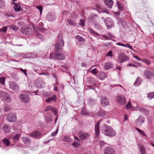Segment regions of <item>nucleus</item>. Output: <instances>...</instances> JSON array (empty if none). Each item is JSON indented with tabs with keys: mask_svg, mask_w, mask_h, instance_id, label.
Instances as JSON below:
<instances>
[{
	"mask_svg": "<svg viewBox=\"0 0 154 154\" xmlns=\"http://www.w3.org/2000/svg\"><path fill=\"white\" fill-rule=\"evenodd\" d=\"M112 65L110 62H107L106 63L104 66V68L106 70L112 68Z\"/></svg>",
	"mask_w": 154,
	"mask_h": 154,
	"instance_id": "obj_24",
	"label": "nucleus"
},
{
	"mask_svg": "<svg viewBox=\"0 0 154 154\" xmlns=\"http://www.w3.org/2000/svg\"><path fill=\"white\" fill-rule=\"evenodd\" d=\"M104 2L109 8H112L113 3L112 0H105Z\"/></svg>",
	"mask_w": 154,
	"mask_h": 154,
	"instance_id": "obj_22",
	"label": "nucleus"
},
{
	"mask_svg": "<svg viewBox=\"0 0 154 154\" xmlns=\"http://www.w3.org/2000/svg\"><path fill=\"white\" fill-rule=\"evenodd\" d=\"M144 120L145 119L144 117L140 116L139 118L135 122L136 125L137 126L141 125L144 122Z\"/></svg>",
	"mask_w": 154,
	"mask_h": 154,
	"instance_id": "obj_20",
	"label": "nucleus"
},
{
	"mask_svg": "<svg viewBox=\"0 0 154 154\" xmlns=\"http://www.w3.org/2000/svg\"><path fill=\"white\" fill-rule=\"evenodd\" d=\"M79 24H80L81 26H84L85 25V23L84 21V20L80 19V22Z\"/></svg>",
	"mask_w": 154,
	"mask_h": 154,
	"instance_id": "obj_59",
	"label": "nucleus"
},
{
	"mask_svg": "<svg viewBox=\"0 0 154 154\" xmlns=\"http://www.w3.org/2000/svg\"><path fill=\"white\" fill-rule=\"evenodd\" d=\"M64 45V41L63 39V35L60 34L58 36V39L55 45L54 51L56 53L59 52L62 49Z\"/></svg>",
	"mask_w": 154,
	"mask_h": 154,
	"instance_id": "obj_2",
	"label": "nucleus"
},
{
	"mask_svg": "<svg viewBox=\"0 0 154 154\" xmlns=\"http://www.w3.org/2000/svg\"><path fill=\"white\" fill-rule=\"evenodd\" d=\"M37 8L38 9L39 11L40 14H41L42 13V12L43 9L42 6L41 5H39L37 6Z\"/></svg>",
	"mask_w": 154,
	"mask_h": 154,
	"instance_id": "obj_54",
	"label": "nucleus"
},
{
	"mask_svg": "<svg viewBox=\"0 0 154 154\" xmlns=\"http://www.w3.org/2000/svg\"><path fill=\"white\" fill-rule=\"evenodd\" d=\"M14 10L16 11H20L21 8L20 6L18 4H16L15 2H14Z\"/></svg>",
	"mask_w": 154,
	"mask_h": 154,
	"instance_id": "obj_26",
	"label": "nucleus"
},
{
	"mask_svg": "<svg viewBox=\"0 0 154 154\" xmlns=\"http://www.w3.org/2000/svg\"><path fill=\"white\" fill-rule=\"evenodd\" d=\"M46 17L49 21H53L56 19L55 15L53 13H48L46 15Z\"/></svg>",
	"mask_w": 154,
	"mask_h": 154,
	"instance_id": "obj_15",
	"label": "nucleus"
},
{
	"mask_svg": "<svg viewBox=\"0 0 154 154\" xmlns=\"http://www.w3.org/2000/svg\"><path fill=\"white\" fill-rule=\"evenodd\" d=\"M1 99L4 101L8 102H10L11 100V98L9 94L4 91H2L0 93Z\"/></svg>",
	"mask_w": 154,
	"mask_h": 154,
	"instance_id": "obj_3",
	"label": "nucleus"
},
{
	"mask_svg": "<svg viewBox=\"0 0 154 154\" xmlns=\"http://www.w3.org/2000/svg\"><path fill=\"white\" fill-rule=\"evenodd\" d=\"M141 61L145 63L148 65H149L151 63L150 61L149 60L147 59H142L141 60Z\"/></svg>",
	"mask_w": 154,
	"mask_h": 154,
	"instance_id": "obj_38",
	"label": "nucleus"
},
{
	"mask_svg": "<svg viewBox=\"0 0 154 154\" xmlns=\"http://www.w3.org/2000/svg\"><path fill=\"white\" fill-rule=\"evenodd\" d=\"M101 131L106 136L110 137L115 136L116 134V131L110 126L108 125L104 126Z\"/></svg>",
	"mask_w": 154,
	"mask_h": 154,
	"instance_id": "obj_1",
	"label": "nucleus"
},
{
	"mask_svg": "<svg viewBox=\"0 0 154 154\" xmlns=\"http://www.w3.org/2000/svg\"><path fill=\"white\" fill-rule=\"evenodd\" d=\"M21 139L25 144L29 145L31 144V140L29 137H23Z\"/></svg>",
	"mask_w": 154,
	"mask_h": 154,
	"instance_id": "obj_21",
	"label": "nucleus"
},
{
	"mask_svg": "<svg viewBox=\"0 0 154 154\" xmlns=\"http://www.w3.org/2000/svg\"><path fill=\"white\" fill-rule=\"evenodd\" d=\"M101 121L100 120L98 121L96 124L95 127V134L96 136L98 137L100 132V122Z\"/></svg>",
	"mask_w": 154,
	"mask_h": 154,
	"instance_id": "obj_14",
	"label": "nucleus"
},
{
	"mask_svg": "<svg viewBox=\"0 0 154 154\" xmlns=\"http://www.w3.org/2000/svg\"><path fill=\"white\" fill-rule=\"evenodd\" d=\"M90 72L92 73V74L96 75L98 73V71L96 68H95L93 69H92L91 71Z\"/></svg>",
	"mask_w": 154,
	"mask_h": 154,
	"instance_id": "obj_43",
	"label": "nucleus"
},
{
	"mask_svg": "<svg viewBox=\"0 0 154 154\" xmlns=\"http://www.w3.org/2000/svg\"><path fill=\"white\" fill-rule=\"evenodd\" d=\"M148 99L151 100L154 98V92H152L148 93L147 96Z\"/></svg>",
	"mask_w": 154,
	"mask_h": 154,
	"instance_id": "obj_30",
	"label": "nucleus"
},
{
	"mask_svg": "<svg viewBox=\"0 0 154 154\" xmlns=\"http://www.w3.org/2000/svg\"><path fill=\"white\" fill-rule=\"evenodd\" d=\"M30 26H28L26 27H22L21 29V32L25 35L29 34L31 31V29L30 28Z\"/></svg>",
	"mask_w": 154,
	"mask_h": 154,
	"instance_id": "obj_12",
	"label": "nucleus"
},
{
	"mask_svg": "<svg viewBox=\"0 0 154 154\" xmlns=\"http://www.w3.org/2000/svg\"><path fill=\"white\" fill-rule=\"evenodd\" d=\"M143 75L148 79H153L154 78V73L148 69L145 70L143 72Z\"/></svg>",
	"mask_w": 154,
	"mask_h": 154,
	"instance_id": "obj_5",
	"label": "nucleus"
},
{
	"mask_svg": "<svg viewBox=\"0 0 154 154\" xmlns=\"http://www.w3.org/2000/svg\"><path fill=\"white\" fill-rule=\"evenodd\" d=\"M10 109V107L7 105H5L4 107V110L6 112L9 111Z\"/></svg>",
	"mask_w": 154,
	"mask_h": 154,
	"instance_id": "obj_49",
	"label": "nucleus"
},
{
	"mask_svg": "<svg viewBox=\"0 0 154 154\" xmlns=\"http://www.w3.org/2000/svg\"><path fill=\"white\" fill-rule=\"evenodd\" d=\"M98 115L101 117H104L106 114L105 111L102 109L100 110L98 112Z\"/></svg>",
	"mask_w": 154,
	"mask_h": 154,
	"instance_id": "obj_28",
	"label": "nucleus"
},
{
	"mask_svg": "<svg viewBox=\"0 0 154 154\" xmlns=\"http://www.w3.org/2000/svg\"><path fill=\"white\" fill-rule=\"evenodd\" d=\"M136 129L137 130V131L139 133H140L143 136H146V135L145 133L143 131L140 129L138 128H136Z\"/></svg>",
	"mask_w": 154,
	"mask_h": 154,
	"instance_id": "obj_37",
	"label": "nucleus"
},
{
	"mask_svg": "<svg viewBox=\"0 0 154 154\" xmlns=\"http://www.w3.org/2000/svg\"><path fill=\"white\" fill-rule=\"evenodd\" d=\"M5 15L7 17H10L12 16V14L10 13L9 12L5 13Z\"/></svg>",
	"mask_w": 154,
	"mask_h": 154,
	"instance_id": "obj_61",
	"label": "nucleus"
},
{
	"mask_svg": "<svg viewBox=\"0 0 154 154\" xmlns=\"http://www.w3.org/2000/svg\"><path fill=\"white\" fill-rule=\"evenodd\" d=\"M105 144L106 143L102 140H100V144L101 147L104 146Z\"/></svg>",
	"mask_w": 154,
	"mask_h": 154,
	"instance_id": "obj_63",
	"label": "nucleus"
},
{
	"mask_svg": "<svg viewBox=\"0 0 154 154\" xmlns=\"http://www.w3.org/2000/svg\"><path fill=\"white\" fill-rule=\"evenodd\" d=\"M10 29H12L13 30L16 31L19 29V28L15 26H9Z\"/></svg>",
	"mask_w": 154,
	"mask_h": 154,
	"instance_id": "obj_34",
	"label": "nucleus"
},
{
	"mask_svg": "<svg viewBox=\"0 0 154 154\" xmlns=\"http://www.w3.org/2000/svg\"><path fill=\"white\" fill-rule=\"evenodd\" d=\"M6 78L4 77H0V83L3 85H4Z\"/></svg>",
	"mask_w": 154,
	"mask_h": 154,
	"instance_id": "obj_36",
	"label": "nucleus"
},
{
	"mask_svg": "<svg viewBox=\"0 0 154 154\" xmlns=\"http://www.w3.org/2000/svg\"><path fill=\"white\" fill-rule=\"evenodd\" d=\"M97 15L92 14L90 16V19L92 21L96 19L95 17H97Z\"/></svg>",
	"mask_w": 154,
	"mask_h": 154,
	"instance_id": "obj_40",
	"label": "nucleus"
},
{
	"mask_svg": "<svg viewBox=\"0 0 154 154\" xmlns=\"http://www.w3.org/2000/svg\"><path fill=\"white\" fill-rule=\"evenodd\" d=\"M5 5L4 2L0 0V7L2 8Z\"/></svg>",
	"mask_w": 154,
	"mask_h": 154,
	"instance_id": "obj_60",
	"label": "nucleus"
},
{
	"mask_svg": "<svg viewBox=\"0 0 154 154\" xmlns=\"http://www.w3.org/2000/svg\"><path fill=\"white\" fill-rule=\"evenodd\" d=\"M105 77V74L104 73L101 72L98 75V78L101 80H103L104 79Z\"/></svg>",
	"mask_w": 154,
	"mask_h": 154,
	"instance_id": "obj_32",
	"label": "nucleus"
},
{
	"mask_svg": "<svg viewBox=\"0 0 154 154\" xmlns=\"http://www.w3.org/2000/svg\"><path fill=\"white\" fill-rule=\"evenodd\" d=\"M3 130L6 133H8L10 131V127L7 125H5L3 127Z\"/></svg>",
	"mask_w": 154,
	"mask_h": 154,
	"instance_id": "obj_27",
	"label": "nucleus"
},
{
	"mask_svg": "<svg viewBox=\"0 0 154 154\" xmlns=\"http://www.w3.org/2000/svg\"><path fill=\"white\" fill-rule=\"evenodd\" d=\"M35 35L37 36V38H38L41 40H43V36L42 34L39 33H37Z\"/></svg>",
	"mask_w": 154,
	"mask_h": 154,
	"instance_id": "obj_42",
	"label": "nucleus"
},
{
	"mask_svg": "<svg viewBox=\"0 0 154 154\" xmlns=\"http://www.w3.org/2000/svg\"><path fill=\"white\" fill-rule=\"evenodd\" d=\"M142 82V80L141 78L137 77L135 82L134 83V85L135 86H137L140 85L141 83Z\"/></svg>",
	"mask_w": 154,
	"mask_h": 154,
	"instance_id": "obj_25",
	"label": "nucleus"
},
{
	"mask_svg": "<svg viewBox=\"0 0 154 154\" xmlns=\"http://www.w3.org/2000/svg\"><path fill=\"white\" fill-rule=\"evenodd\" d=\"M129 60V58L125 55L119 56V57L118 62L119 63H121Z\"/></svg>",
	"mask_w": 154,
	"mask_h": 154,
	"instance_id": "obj_19",
	"label": "nucleus"
},
{
	"mask_svg": "<svg viewBox=\"0 0 154 154\" xmlns=\"http://www.w3.org/2000/svg\"><path fill=\"white\" fill-rule=\"evenodd\" d=\"M7 119L10 122H14L17 120L16 116L13 113H10L7 116Z\"/></svg>",
	"mask_w": 154,
	"mask_h": 154,
	"instance_id": "obj_9",
	"label": "nucleus"
},
{
	"mask_svg": "<svg viewBox=\"0 0 154 154\" xmlns=\"http://www.w3.org/2000/svg\"><path fill=\"white\" fill-rule=\"evenodd\" d=\"M19 97L23 102L28 103L30 101L29 96L26 94H20Z\"/></svg>",
	"mask_w": 154,
	"mask_h": 154,
	"instance_id": "obj_8",
	"label": "nucleus"
},
{
	"mask_svg": "<svg viewBox=\"0 0 154 154\" xmlns=\"http://www.w3.org/2000/svg\"><path fill=\"white\" fill-rule=\"evenodd\" d=\"M88 102L89 103L91 104H93L96 103V100H95L92 98H89L88 99Z\"/></svg>",
	"mask_w": 154,
	"mask_h": 154,
	"instance_id": "obj_39",
	"label": "nucleus"
},
{
	"mask_svg": "<svg viewBox=\"0 0 154 154\" xmlns=\"http://www.w3.org/2000/svg\"><path fill=\"white\" fill-rule=\"evenodd\" d=\"M109 101L107 98L105 96H102L101 103L103 106H105L109 104Z\"/></svg>",
	"mask_w": 154,
	"mask_h": 154,
	"instance_id": "obj_18",
	"label": "nucleus"
},
{
	"mask_svg": "<svg viewBox=\"0 0 154 154\" xmlns=\"http://www.w3.org/2000/svg\"><path fill=\"white\" fill-rule=\"evenodd\" d=\"M9 84L10 88L13 90L15 91L19 90V86L17 83L13 82H10Z\"/></svg>",
	"mask_w": 154,
	"mask_h": 154,
	"instance_id": "obj_13",
	"label": "nucleus"
},
{
	"mask_svg": "<svg viewBox=\"0 0 154 154\" xmlns=\"http://www.w3.org/2000/svg\"><path fill=\"white\" fill-rule=\"evenodd\" d=\"M51 110L53 112H54L55 115H57L58 114V111L55 108L53 107L51 108Z\"/></svg>",
	"mask_w": 154,
	"mask_h": 154,
	"instance_id": "obj_45",
	"label": "nucleus"
},
{
	"mask_svg": "<svg viewBox=\"0 0 154 154\" xmlns=\"http://www.w3.org/2000/svg\"><path fill=\"white\" fill-rule=\"evenodd\" d=\"M95 27L97 29H100L101 28L102 26L100 23H96L94 25Z\"/></svg>",
	"mask_w": 154,
	"mask_h": 154,
	"instance_id": "obj_44",
	"label": "nucleus"
},
{
	"mask_svg": "<svg viewBox=\"0 0 154 154\" xmlns=\"http://www.w3.org/2000/svg\"><path fill=\"white\" fill-rule=\"evenodd\" d=\"M89 81L90 83L91 84H94L96 82L95 79L94 78L92 77H91L89 78Z\"/></svg>",
	"mask_w": 154,
	"mask_h": 154,
	"instance_id": "obj_35",
	"label": "nucleus"
},
{
	"mask_svg": "<svg viewBox=\"0 0 154 154\" xmlns=\"http://www.w3.org/2000/svg\"><path fill=\"white\" fill-rule=\"evenodd\" d=\"M59 130V127H57L56 130L51 134V136L54 137L55 136Z\"/></svg>",
	"mask_w": 154,
	"mask_h": 154,
	"instance_id": "obj_48",
	"label": "nucleus"
},
{
	"mask_svg": "<svg viewBox=\"0 0 154 154\" xmlns=\"http://www.w3.org/2000/svg\"><path fill=\"white\" fill-rule=\"evenodd\" d=\"M79 135L80 139L81 140H84L85 139L89 138L90 134H89L85 133L82 131H80L79 133Z\"/></svg>",
	"mask_w": 154,
	"mask_h": 154,
	"instance_id": "obj_10",
	"label": "nucleus"
},
{
	"mask_svg": "<svg viewBox=\"0 0 154 154\" xmlns=\"http://www.w3.org/2000/svg\"><path fill=\"white\" fill-rule=\"evenodd\" d=\"M95 8L96 9V10L97 11H99V10L101 9V8L100 6L98 5H96L95 6Z\"/></svg>",
	"mask_w": 154,
	"mask_h": 154,
	"instance_id": "obj_57",
	"label": "nucleus"
},
{
	"mask_svg": "<svg viewBox=\"0 0 154 154\" xmlns=\"http://www.w3.org/2000/svg\"><path fill=\"white\" fill-rule=\"evenodd\" d=\"M3 142L7 146L9 145L10 143L9 140L8 139L5 138L3 139Z\"/></svg>",
	"mask_w": 154,
	"mask_h": 154,
	"instance_id": "obj_41",
	"label": "nucleus"
},
{
	"mask_svg": "<svg viewBox=\"0 0 154 154\" xmlns=\"http://www.w3.org/2000/svg\"><path fill=\"white\" fill-rule=\"evenodd\" d=\"M7 27L6 26H4L2 29H0V31L6 32L7 31Z\"/></svg>",
	"mask_w": 154,
	"mask_h": 154,
	"instance_id": "obj_53",
	"label": "nucleus"
},
{
	"mask_svg": "<svg viewBox=\"0 0 154 154\" xmlns=\"http://www.w3.org/2000/svg\"><path fill=\"white\" fill-rule=\"evenodd\" d=\"M132 107L131 103L130 101H129L126 106V108L127 109H130Z\"/></svg>",
	"mask_w": 154,
	"mask_h": 154,
	"instance_id": "obj_50",
	"label": "nucleus"
},
{
	"mask_svg": "<svg viewBox=\"0 0 154 154\" xmlns=\"http://www.w3.org/2000/svg\"><path fill=\"white\" fill-rule=\"evenodd\" d=\"M81 113L82 115H87L88 114V112L85 110H82L81 111Z\"/></svg>",
	"mask_w": 154,
	"mask_h": 154,
	"instance_id": "obj_55",
	"label": "nucleus"
},
{
	"mask_svg": "<svg viewBox=\"0 0 154 154\" xmlns=\"http://www.w3.org/2000/svg\"><path fill=\"white\" fill-rule=\"evenodd\" d=\"M36 55H35L34 54L31 53L27 54L25 55L24 56L25 58H33L34 57H36Z\"/></svg>",
	"mask_w": 154,
	"mask_h": 154,
	"instance_id": "obj_29",
	"label": "nucleus"
},
{
	"mask_svg": "<svg viewBox=\"0 0 154 154\" xmlns=\"http://www.w3.org/2000/svg\"><path fill=\"white\" fill-rule=\"evenodd\" d=\"M118 6L119 9L121 11H122L123 10V8L121 4H118Z\"/></svg>",
	"mask_w": 154,
	"mask_h": 154,
	"instance_id": "obj_56",
	"label": "nucleus"
},
{
	"mask_svg": "<svg viewBox=\"0 0 154 154\" xmlns=\"http://www.w3.org/2000/svg\"><path fill=\"white\" fill-rule=\"evenodd\" d=\"M88 31L90 33H91L92 34L94 35H97L98 36L100 35L97 32L94 31L91 28H89Z\"/></svg>",
	"mask_w": 154,
	"mask_h": 154,
	"instance_id": "obj_31",
	"label": "nucleus"
},
{
	"mask_svg": "<svg viewBox=\"0 0 154 154\" xmlns=\"http://www.w3.org/2000/svg\"><path fill=\"white\" fill-rule=\"evenodd\" d=\"M57 99L56 96L55 95H53L51 97H49L47 98L46 100V102L47 103H50L51 101H55Z\"/></svg>",
	"mask_w": 154,
	"mask_h": 154,
	"instance_id": "obj_23",
	"label": "nucleus"
},
{
	"mask_svg": "<svg viewBox=\"0 0 154 154\" xmlns=\"http://www.w3.org/2000/svg\"><path fill=\"white\" fill-rule=\"evenodd\" d=\"M20 137V135L19 134H17L14 136L13 139L17 141H18Z\"/></svg>",
	"mask_w": 154,
	"mask_h": 154,
	"instance_id": "obj_51",
	"label": "nucleus"
},
{
	"mask_svg": "<svg viewBox=\"0 0 154 154\" xmlns=\"http://www.w3.org/2000/svg\"><path fill=\"white\" fill-rule=\"evenodd\" d=\"M140 150L141 154H145V149L143 146L140 147Z\"/></svg>",
	"mask_w": 154,
	"mask_h": 154,
	"instance_id": "obj_46",
	"label": "nucleus"
},
{
	"mask_svg": "<svg viewBox=\"0 0 154 154\" xmlns=\"http://www.w3.org/2000/svg\"><path fill=\"white\" fill-rule=\"evenodd\" d=\"M117 101L119 104L123 105L126 102V100L124 97L123 96H118L116 98Z\"/></svg>",
	"mask_w": 154,
	"mask_h": 154,
	"instance_id": "obj_17",
	"label": "nucleus"
},
{
	"mask_svg": "<svg viewBox=\"0 0 154 154\" xmlns=\"http://www.w3.org/2000/svg\"><path fill=\"white\" fill-rule=\"evenodd\" d=\"M64 140L65 141L70 142L71 140V139L69 136H66L64 137Z\"/></svg>",
	"mask_w": 154,
	"mask_h": 154,
	"instance_id": "obj_52",
	"label": "nucleus"
},
{
	"mask_svg": "<svg viewBox=\"0 0 154 154\" xmlns=\"http://www.w3.org/2000/svg\"><path fill=\"white\" fill-rule=\"evenodd\" d=\"M35 86L38 88H43L45 87V84L42 79L38 78L35 82Z\"/></svg>",
	"mask_w": 154,
	"mask_h": 154,
	"instance_id": "obj_4",
	"label": "nucleus"
},
{
	"mask_svg": "<svg viewBox=\"0 0 154 154\" xmlns=\"http://www.w3.org/2000/svg\"><path fill=\"white\" fill-rule=\"evenodd\" d=\"M51 107L50 106H48L46 107L45 109V111H48V110H51Z\"/></svg>",
	"mask_w": 154,
	"mask_h": 154,
	"instance_id": "obj_62",
	"label": "nucleus"
},
{
	"mask_svg": "<svg viewBox=\"0 0 154 154\" xmlns=\"http://www.w3.org/2000/svg\"><path fill=\"white\" fill-rule=\"evenodd\" d=\"M75 38L79 41L84 42L85 41V39L84 38L78 35L76 36Z\"/></svg>",
	"mask_w": 154,
	"mask_h": 154,
	"instance_id": "obj_33",
	"label": "nucleus"
},
{
	"mask_svg": "<svg viewBox=\"0 0 154 154\" xmlns=\"http://www.w3.org/2000/svg\"><path fill=\"white\" fill-rule=\"evenodd\" d=\"M30 136L33 138L39 139L42 137V135L41 132L39 131H35L32 132Z\"/></svg>",
	"mask_w": 154,
	"mask_h": 154,
	"instance_id": "obj_11",
	"label": "nucleus"
},
{
	"mask_svg": "<svg viewBox=\"0 0 154 154\" xmlns=\"http://www.w3.org/2000/svg\"><path fill=\"white\" fill-rule=\"evenodd\" d=\"M104 22L108 29L111 28L114 25L113 20L110 17L106 18L104 20Z\"/></svg>",
	"mask_w": 154,
	"mask_h": 154,
	"instance_id": "obj_6",
	"label": "nucleus"
},
{
	"mask_svg": "<svg viewBox=\"0 0 154 154\" xmlns=\"http://www.w3.org/2000/svg\"><path fill=\"white\" fill-rule=\"evenodd\" d=\"M104 154H115V151L113 148L109 147H106L104 150Z\"/></svg>",
	"mask_w": 154,
	"mask_h": 154,
	"instance_id": "obj_16",
	"label": "nucleus"
},
{
	"mask_svg": "<svg viewBox=\"0 0 154 154\" xmlns=\"http://www.w3.org/2000/svg\"><path fill=\"white\" fill-rule=\"evenodd\" d=\"M50 58L51 59H54L55 60L58 59L60 60H62L64 59V56L62 53L55 54H51Z\"/></svg>",
	"mask_w": 154,
	"mask_h": 154,
	"instance_id": "obj_7",
	"label": "nucleus"
},
{
	"mask_svg": "<svg viewBox=\"0 0 154 154\" xmlns=\"http://www.w3.org/2000/svg\"><path fill=\"white\" fill-rule=\"evenodd\" d=\"M67 23L71 25H75V22L72 20H68Z\"/></svg>",
	"mask_w": 154,
	"mask_h": 154,
	"instance_id": "obj_47",
	"label": "nucleus"
},
{
	"mask_svg": "<svg viewBox=\"0 0 154 154\" xmlns=\"http://www.w3.org/2000/svg\"><path fill=\"white\" fill-rule=\"evenodd\" d=\"M107 56L109 57H112V51H110L107 54Z\"/></svg>",
	"mask_w": 154,
	"mask_h": 154,
	"instance_id": "obj_64",
	"label": "nucleus"
},
{
	"mask_svg": "<svg viewBox=\"0 0 154 154\" xmlns=\"http://www.w3.org/2000/svg\"><path fill=\"white\" fill-rule=\"evenodd\" d=\"M127 66H132L135 67H137L136 65L132 63H128L127 65Z\"/></svg>",
	"mask_w": 154,
	"mask_h": 154,
	"instance_id": "obj_58",
	"label": "nucleus"
}]
</instances>
